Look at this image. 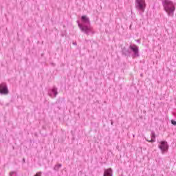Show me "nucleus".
Here are the masks:
<instances>
[{
    "instance_id": "nucleus-1",
    "label": "nucleus",
    "mask_w": 176,
    "mask_h": 176,
    "mask_svg": "<svg viewBox=\"0 0 176 176\" xmlns=\"http://www.w3.org/2000/svg\"><path fill=\"white\" fill-rule=\"evenodd\" d=\"M77 23L80 31L86 35H93L94 34V29L93 28V26H91L90 19L87 16H82L80 21H77Z\"/></svg>"
},
{
    "instance_id": "nucleus-2",
    "label": "nucleus",
    "mask_w": 176,
    "mask_h": 176,
    "mask_svg": "<svg viewBox=\"0 0 176 176\" xmlns=\"http://www.w3.org/2000/svg\"><path fill=\"white\" fill-rule=\"evenodd\" d=\"M162 6L169 17L174 16L175 4L171 0H162Z\"/></svg>"
},
{
    "instance_id": "nucleus-3",
    "label": "nucleus",
    "mask_w": 176,
    "mask_h": 176,
    "mask_svg": "<svg viewBox=\"0 0 176 176\" xmlns=\"http://www.w3.org/2000/svg\"><path fill=\"white\" fill-rule=\"evenodd\" d=\"M132 58H137L140 56V48L138 46L135 45V44H131L129 45V50H128L126 52L123 51V53L125 54V56H130L131 54Z\"/></svg>"
},
{
    "instance_id": "nucleus-4",
    "label": "nucleus",
    "mask_w": 176,
    "mask_h": 176,
    "mask_svg": "<svg viewBox=\"0 0 176 176\" xmlns=\"http://www.w3.org/2000/svg\"><path fill=\"white\" fill-rule=\"evenodd\" d=\"M135 8L139 14L142 15L146 8L145 0H135Z\"/></svg>"
},
{
    "instance_id": "nucleus-5",
    "label": "nucleus",
    "mask_w": 176,
    "mask_h": 176,
    "mask_svg": "<svg viewBox=\"0 0 176 176\" xmlns=\"http://www.w3.org/2000/svg\"><path fill=\"white\" fill-rule=\"evenodd\" d=\"M158 146L162 151V153H164V152H167V151H168V144L166 141H162Z\"/></svg>"
},
{
    "instance_id": "nucleus-6",
    "label": "nucleus",
    "mask_w": 176,
    "mask_h": 176,
    "mask_svg": "<svg viewBox=\"0 0 176 176\" xmlns=\"http://www.w3.org/2000/svg\"><path fill=\"white\" fill-rule=\"evenodd\" d=\"M0 93L1 94H9V90L8 89V85L6 82L0 84Z\"/></svg>"
},
{
    "instance_id": "nucleus-7",
    "label": "nucleus",
    "mask_w": 176,
    "mask_h": 176,
    "mask_svg": "<svg viewBox=\"0 0 176 176\" xmlns=\"http://www.w3.org/2000/svg\"><path fill=\"white\" fill-rule=\"evenodd\" d=\"M57 94H58V92H57V88H56V87H54L52 89H50L48 91V95L52 98H56Z\"/></svg>"
},
{
    "instance_id": "nucleus-8",
    "label": "nucleus",
    "mask_w": 176,
    "mask_h": 176,
    "mask_svg": "<svg viewBox=\"0 0 176 176\" xmlns=\"http://www.w3.org/2000/svg\"><path fill=\"white\" fill-rule=\"evenodd\" d=\"M103 176H113L112 168L104 169Z\"/></svg>"
},
{
    "instance_id": "nucleus-9",
    "label": "nucleus",
    "mask_w": 176,
    "mask_h": 176,
    "mask_svg": "<svg viewBox=\"0 0 176 176\" xmlns=\"http://www.w3.org/2000/svg\"><path fill=\"white\" fill-rule=\"evenodd\" d=\"M151 140H146L148 142H155L156 141V134L155 133V131H152L151 133Z\"/></svg>"
},
{
    "instance_id": "nucleus-10",
    "label": "nucleus",
    "mask_w": 176,
    "mask_h": 176,
    "mask_svg": "<svg viewBox=\"0 0 176 176\" xmlns=\"http://www.w3.org/2000/svg\"><path fill=\"white\" fill-rule=\"evenodd\" d=\"M61 164H58L55 165L54 170H55V171H58V170H60V168H61Z\"/></svg>"
},
{
    "instance_id": "nucleus-11",
    "label": "nucleus",
    "mask_w": 176,
    "mask_h": 176,
    "mask_svg": "<svg viewBox=\"0 0 176 176\" xmlns=\"http://www.w3.org/2000/svg\"><path fill=\"white\" fill-rule=\"evenodd\" d=\"M10 176H17V173H16V172H11L10 173Z\"/></svg>"
},
{
    "instance_id": "nucleus-12",
    "label": "nucleus",
    "mask_w": 176,
    "mask_h": 176,
    "mask_svg": "<svg viewBox=\"0 0 176 176\" xmlns=\"http://www.w3.org/2000/svg\"><path fill=\"white\" fill-rule=\"evenodd\" d=\"M34 176H42V172H37Z\"/></svg>"
},
{
    "instance_id": "nucleus-13",
    "label": "nucleus",
    "mask_w": 176,
    "mask_h": 176,
    "mask_svg": "<svg viewBox=\"0 0 176 176\" xmlns=\"http://www.w3.org/2000/svg\"><path fill=\"white\" fill-rule=\"evenodd\" d=\"M171 123L173 124V126H176V121L174 120H171Z\"/></svg>"
},
{
    "instance_id": "nucleus-14",
    "label": "nucleus",
    "mask_w": 176,
    "mask_h": 176,
    "mask_svg": "<svg viewBox=\"0 0 176 176\" xmlns=\"http://www.w3.org/2000/svg\"><path fill=\"white\" fill-rule=\"evenodd\" d=\"M136 41H137V42H140V40H137Z\"/></svg>"
},
{
    "instance_id": "nucleus-15",
    "label": "nucleus",
    "mask_w": 176,
    "mask_h": 176,
    "mask_svg": "<svg viewBox=\"0 0 176 176\" xmlns=\"http://www.w3.org/2000/svg\"><path fill=\"white\" fill-rule=\"evenodd\" d=\"M111 124H113V122H111Z\"/></svg>"
},
{
    "instance_id": "nucleus-16",
    "label": "nucleus",
    "mask_w": 176,
    "mask_h": 176,
    "mask_svg": "<svg viewBox=\"0 0 176 176\" xmlns=\"http://www.w3.org/2000/svg\"><path fill=\"white\" fill-rule=\"evenodd\" d=\"M23 162H25V160L23 159Z\"/></svg>"
}]
</instances>
